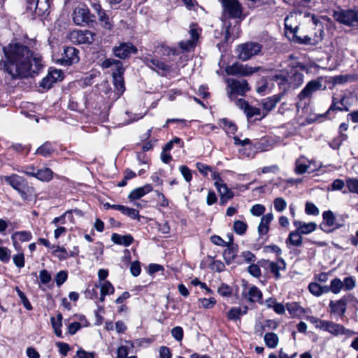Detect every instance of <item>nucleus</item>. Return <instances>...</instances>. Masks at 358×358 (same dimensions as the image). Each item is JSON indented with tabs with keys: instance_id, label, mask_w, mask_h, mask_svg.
<instances>
[{
	"instance_id": "nucleus-27",
	"label": "nucleus",
	"mask_w": 358,
	"mask_h": 358,
	"mask_svg": "<svg viewBox=\"0 0 358 358\" xmlns=\"http://www.w3.org/2000/svg\"><path fill=\"white\" fill-rule=\"evenodd\" d=\"M111 241L117 245H122L125 247H128L134 242V238L130 234L127 235H120L118 234H113L111 236Z\"/></svg>"
},
{
	"instance_id": "nucleus-63",
	"label": "nucleus",
	"mask_w": 358,
	"mask_h": 358,
	"mask_svg": "<svg viewBox=\"0 0 358 358\" xmlns=\"http://www.w3.org/2000/svg\"><path fill=\"white\" fill-rule=\"evenodd\" d=\"M210 266L211 270L219 273L223 271L225 268L224 263L220 260H214Z\"/></svg>"
},
{
	"instance_id": "nucleus-31",
	"label": "nucleus",
	"mask_w": 358,
	"mask_h": 358,
	"mask_svg": "<svg viewBox=\"0 0 358 358\" xmlns=\"http://www.w3.org/2000/svg\"><path fill=\"white\" fill-rule=\"evenodd\" d=\"M287 244L290 243L295 247H300L303 243L301 234L296 229L289 233L286 241Z\"/></svg>"
},
{
	"instance_id": "nucleus-12",
	"label": "nucleus",
	"mask_w": 358,
	"mask_h": 358,
	"mask_svg": "<svg viewBox=\"0 0 358 358\" xmlns=\"http://www.w3.org/2000/svg\"><path fill=\"white\" fill-rule=\"evenodd\" d=\"M137 48L131 43H120L118 45L113 48V52L115 57L125 59L129 58L131 54L137 53Z\"/></svg>"
},
{
	"instance_id": "nucleus-55",
	"label": "nucleus",
	"mask_w": 358,
	"mask_h": 358,
	"mask_svg": "<svg viewBox=\"0 0 358 358\" xmlns=\"http://www.w3.org/2000/svg\"><path fill=\"white\" fill-rule=\"evenodd\" d=\"M199 301L202 307L206 309L212 308L216 303V300L215 298L211 297L209 299L203 298L199 299Z\"/></svg>"
},
{
	"instance_id": "nucleus-54",
	"label": "nucleus",
	"mask_w": 358,
	"mask_h": 358,
	"mask_svg": "<svg viewBox=\"0 0 358 358\" xmlns=\"http://www.w3.org/2000/svg\"><path fill=\"white\" fill-rule=\"evenodd\" d=\"M305 212L307 215H318L320 213L318 208L313 203L309 201L306 203Z\"/></svg>"
},
{
	"instance_id": "nucleus-36",
	"label": "nucleus",
	"mask_w": 358,
	"mask_h": 358,
	"mask_svg": "<svg viewBox=\"0 0 358 358\" xmlns=\"http://www.w3.org/2000/svg\"><path fill=\"white\" fill-rule=\"evenodd\" d=\"M214 185L218 191L220 196H226L227 198H233L234 196L233 191L229 189L224 182L220 184L217 182L216 184H214Z\"/></svg>"
},
{
	"instance_id": "nucleus-59",
	"label": "nucleus",
	"mask_w": 358,
	"mask_h": 358,
	"mask_svg": "<svg viewBox=\"0 0 358 358\" xmlns=\"http://www.w3.org/2000/svg\"><path fill=\"white\" fill-rule=\"evenodd\" d=\"M217 292L222 296H230L232 294V289L227 284H222L217 289Z\"/></svg>"
},
{
	"instance_id": "nucleus-25",
	"label": "nucleus",
	"mask_w": 358,
	"mask_h": 358,
	"mask_svg": "<svg viewBox=\"0 0 358 358\" xmlns=\"http://www.w3.org/2000/svg\"><path fill=\"white\" fill-rule=\"evenodd\" d=\"M248 300L251 303L257 302L259 304H263V295L261 290L256 286H252L246 295Z\"/></svg>"
},
{
	"instance_id": "nucleus-3",
	"label": "nucleus",
	"mask_w": 358,
	"mask_h": 358,
	"mask_svg": "<svg viewBox=\"0 0 358 358\" xmlns=\"http://www.w3.org/2000/svg\"><path fill=\"white\" fill-rule=\"evenodd\" d=\"M287 22V17H286L285 20V35L287 36V38H289L290 41L296 43L308 45H317L322 41V34L323 33L322 30H320V35L315 34L314 36L313 37L306 35L301 37L296 34L298 31V27L296 26L294 28H293L292 26L288 25Z\"/></svg>"
},
{
	"instance_id": "nucleus-23",
	"label": "nucleus",
	"mask_w": 358,
	"mask_h": 358,
	"mask_svg": "<svg viewBox=\"0 0 358 358\" xmlns=\"http://www.w3.org/2000/svg\"><path fill=\"white\" fill-rule=\"evenodd\" d=\"M293 224L301 234H308L314 231L317 226L315 222L306 223L299 220L294 221Z\"/></svg>"
},
{
	"instance_id": "nucleus-34",
	"label": "nucleus",
	"mask_w": 358,
	"mask_h": 358,
	"mask_svg": "<svg viewBox=\"0 0 358 358\" xmlns=\"http://www.w3.org/2000/svg\"><path fill=\"white\" fill-rule=\"evenodd\" d=\"M266 345L269 348H275L278 344V336L273 332L266 333L264 336Z\"/></svg>"
},
{
	"instance_id": "nucleus-14",
	"label": "nucleus",
	"mask_w": 358,
	"mask_h": 358,
	"mask_svg": "<svg viewBox=\"0 0 358 358\" xmlns=\"http://www.w3.org/2000/svg\"><path fill=\"white\" fill-rule=\"evenodd\" d=\"M351 295H345L337 301H331L329 306L331 313L338 315L340 317H343L347 310L348 303L350 301Z\"/></svg>"
},
{
	"instance_id": "nucleus-60",
	"label": "nucleus",
	"mask_w": 358,
	"mask_h": 358,
	"mask_svg": "<svg viewBox=\"0 0 358 358\" xmlns=\"http://www.w3.org/2000/svg\"><path fill=\"white\" fill-rule=\"evenodd\" d=\"M171 335L177 341H181L183 338L182 328L179 326L173 327L171 330Z\"/></svg>"
},
{
	"instance_id": "nucleus-42",
	"label": "nucleus",
	"mask_w": 358,
	"mask_h": 358,
	"mask_svg": "<svg viewBox=\"0 0 358 358\" xmlns=\"http://www.w3.org/2000/svg\"><path fill=\"white\" fill-rule=\"evenodd\" d=\"M119 211L132 219L139 218V212L134 208L121 205Z\"/></svg>"
},
{
	"instance_id": "nucleus-5",
	"label": "nucleus",
	"mask_w": 358,
	"mask_h": 358,
	"mask_svg": "<svg viewBox=\"0 0 358 358\" xmlns=\"http://www.w3.org/2000/svg\"><path fill=\"white\" fill-rule=\"evenodd\" d=\"M333 17L340 24L358 29L357 9H338L334 10Z\"/></svg>"
},
{
	"instance_id": "nucleus-28",
	"label": "nucleus",
	"mask_w": 358,
	"mask_h": 358,
	"mask_svg": "<svg viewBox=\"0 0 358 358\" xmlns=\"http://www.w3.org/2000/svg\"><path fill=\"white\" fill-rule=\"evenodd\" d=\"M227 248L224 250L223 257L227 264H231L236 258L238 252L237 245H228Z\"/></svg>"
},
{
	"instance_id": "nucleus-1",
	"label": "nucleus",
	"mask_w": 358,
	"mask_h": 358,
	"mask_svg": "<svg viewBox=\"0 0 358 358\" xmlns=\"http://www.w3.org/2000/svg\"><path fill=\"white\" fill-rule=\"evenodd\" d=\"M3 52L5 70L13 78L35 77L44 67L41 55L22 43H10L3 48Z\"/></svg>"
},
{
	"instance_id": "nucleus-24",
	"label": "nucleus",
	"mask_w": 358,
	"mask_h": 358,
	"mask_svg": "<svg viewBox=\"0 0 358 358\" xmlns=\"http://www.w3.org/2000/svg\"><path fill=\"white\" fill-rule=\"evenodd\" d=\"M273 219L271 213H267L262 217L261 222L258 226V233L259 236L265 235L269 229V224Z\"/></svg>"
},
{
	"instance_id": "nucleus-32",
	"label": "nucleus",
	"mask_w": 358,
	"mask_h": 358,
	"mask_svg": "<svg viewBox=\"0 0 358 358\" xmlns=\"http://www.w3.org/2000/svg\"><path fill=\"white\" fill-rule=\"evenodd\" d=\"M53 176L52 171L49 168L37 169L35 178L41 181L48 182L52 180Z\"/></svg>"
},
{
	"instance_id": "nucleus-48",
	"label": "nucleus",
	"mask_w": 358,
	"mask_h": 358,
	"mask_svg": "<svg viewBox=\"0 0 358 358\" xmlns=\"http://www.w3.org/2000/svg\"><path fill=\"white\" fill-rule=\"evenodd\" d=\"M54 83H55V79L52 76H50L48 74L41 80L40 87L43 90H48L52 87Z\"/></svg>"
},
{
	"instance_id": "nucleus-4",
	"label": "nucleus",
	"mask_w": 358,
	"mask_h": 358,
	"mask_svg": "<svg viewBox=\"0 0 358 358\" xmlns=\"http://www.w3.org/2000/svg\"><path fill=\"white\" fill-rule=\"evenodd\" d=\"M52 0H27L26 13L32 19L49 15Z\"/></svg>"
},
{
	"instance_id": "nucleus-49",
	"label": "nucleus",
	"mask_w": 358,
	"mask_h": 358,
	"mask_svg": "<svg viewBox=\"0 0 358 358\" xmlns=\"http://www.w3.org/2000/svg\"><path fill=\"white\" fill-rule=\"evenodd\" d=\"M346 186L349 192L358 194V179L350 178L346 180Z\"/></svg>"
},
{
	"instance_id": "nucleus-52",
	"label": "nucleus",
	"mask_w": 358,
	"mask_h": 358,
	"mask_svg": "<svg viewBox=\"0 0 358 358\" xmlns=\"http://www.w3.org/2000/svg\"><path fill=\"white\" fill-rule=\"evenodd\" d=\"M68 278V273L66 271H59L55 278V282L57 287H60L63 285Z\"/></svg>"
},
{
	"instance_id": "nucleus-58",
	"label": "nucleus",
	"mask_w": 358,
	"mask_h": 358,
	"mask_svg": "<svg viewBox=\"0 0 358 358\" xmlns=\"http://www.w3.org/2000/svg\"><path fill=\"white\" fill-rule=\"evenodd\" d=\"M179 170L186 182H189L192 179L191 170L185 165L180 166Z\"/></svg>"
},
{
	"instance_id": "nucleus-39",
	"label": "nucleus",
	"mask_w": 358,
	"mask_h": 358,
	"mask_svg": "<svg viewBox=\"0 0 358 358\" xmlns=\"http://www.w3.org/2000/svg\"><path fill=\"white\" fill-rule=\"evenodd\" d=\"M295 165V173L299 175L306 173L309 167V165L307 164L306 159L304 157H301L296 159Z\"/></svg>"
},
{
	"instance_id": "nucleus-29",
	"label": "nucleus",
	"mask_w": 358,
	"mask_h": 358,
	"mask_svg": "<svg viewBox=\"0 0 358 358\" xmlns=\"http://www.w3.org/2000/svg\"><path fill=\"white\" fill-rule=\"evenodd\" d=\"M280 96L277 94L271 97H267L262 101V106L264 110H266V113L273 110L276 104L280 101Z\"/></svg>"
},
{
	"instance_id": "nucleus-53",
	"label": "nucleus",
	"mask_w": 358,
	"mask_h": 358,
	"mask_svg": "<svg viewBox=\"0 0 358 358\" xmlns=\"http://www.w3.org/2000/svg\"><path fill=\"white\" fill-rule=\"evenodd\" d=\"M17 171L18 172L24 173L28 176L34 177L36 176V172L37 169L35 168L33 165L25 166L21 167L20 169H17Z\"/></svg>"
},
{
	"instance_id": "nucleus-7",
	"label": "nucleus",
	"mask_w": 358,
	"mask_h": 358,
	"mask_svg": "<svg viewBox=\"0 0 358 358\" xmlns=\"http://www.w3.org/2000/svg\"><path fill=\"white\" fill-rule=\"evenodd\" d=\"M224 15L229 18L239 19L241 21L243 16L242 6L238 0H222Z\"/></svg>"
},
{
	"instance_id": "nucleus-17",
	"label": "nucleus",
	"mask_w": 358,
	"mask_h": 358,
	"mask_svg": "<svg viewBox=\"0 0 358 358\" xmlns=\"http://www.w3.org/2000/svg\"><path fill=\"white\" fill-rule=\"evenodd\" d=\"M322 87V81L320 80H313L309 81L305 87L299 94L298 98L302 101L306 98H310L312 94L321 90Z\"/></svg>"
},
{
	"instance_id": "nucleus-61",
	"label": "nucleus",
	"mask_w": 358,
	"mask_h": 358,
	"mask_svg": "<svg viewBox=\"0 0 358 358\" xmlns=\"http://www.w3.org/2000/svg\"><path fill=\"white\" fill-rule=\"evenodd\" d=\"M266 208L264 205L262 204H255L254 205L251 209L250 213L255 216H260L263 215L265 212Z\"/></svg>"
},
{
	"instance_id": "nucleus-9",
	"label": "nucleus",
	"mask_w": 358,
	"mask_h": 358,
	"mask_svg": "<svg viewBox=\"0 0 358 358\" xmlns=\"http://www.w3.org/2000/svg\"><path fill=\"white\" fill-rule=\"evenodd\" d=\"M73 20L77 25L90 24L94 22V15L91 14L86 6L77 7L73 13Z\"/></svg>"
},
{
	"instance_id": "nucleus-26",
	"label": "nucleus",
	"mask_w": 358,
	"mask_h": 358,
	"mask_svg": "<svg viewBox=\"0 0 358 358\" xmlns=\"http://www.w3.org/2000/svg\"><path fill=\"white\" fill-rule=\"evenodd\" d=\"M152 187L150 184H147L143 187H138L133 189L129 194L128 198L131 200L139 199L146 194L152 192Z\"/></svg>"
},
{
	"instance_id": "nucleus-50",
	"label": "nucleus",
	"mask_w": 358,
	"mask_h": 358,
	"mask_svg": "<svg viewBox=\"0 0 358 358\" xmlns=\"http://www.w3.org/2000/svg\"><path fill=\"white\" fill-rule=\"evenodd\" d=\"M342 282L343 285V289L345 291L352 290L356 286V281L352 276L345 277Z\"/></svg>"
},
{
	"instance_id": "nucleus-64",
	"label": "nucleus",
	"mask_w": 358,
	"mask_h": 358,
	"mask_svg": "<svg viewBox=\"0 0 358 358\" xmlns=\"http://www.w3.org/2000/svg\"><path fill=\"white\" fill-rule=\"evenodd\" d=\"M39 278L41 283L46 285L51 281L52 277L47 270L43 269L39 273Z\"/></svg>"
},
{
	"instance_id": "nucleus-43",
	"label": "nucleus",
	"mask_w": 358,
	"mask_h": 358,
	"mask_svg": "<svg viewBox=\"0 0 358 358\" xmlns=\"http://www.w3.org/2000/svg\"><path fill=\"white\" fill-rule=\"evenodd\" d=\"M329 289L334 294H338L343 289V282L339 278H336L331 281Z\"/></svg>"
},
{
	"instance_id": "nucleus-19",
	"label": "nucleus",
	"mask_w": 358,
	"mask_h": 358,
	"mask_svg": "<svg viewBox=\"0 0 358 358\" xmlns=\"http://www.w3.org/2000/svg\"><path fill=\"white\" fill-rule=\"evenodd\" d=\"M4 182L10 185L16 191L24 187L27 183L26 179L17 174H11L3 177Z\"/></svg>"
},
{
	"instance_id": "nucleus-35",
	"label": "nucleus",
	"mask_w": 358,
	"mask_h": 358,
	"mask_svg": "<svg viewBox=\"0 0 358 358\" xmlns=\"http://www.w3.org/2000/svg\"><path fill=\"white\" fill-rule=\"evenodd\" d=\"M17 192L23 200L29 201L33 198L34 189L33 187L29 186L28 183H27L24 187H21L20 190Z\"/></svg>"
},
{
	"instance_id": "nucleus-16",
	"label": "nucleus",
	"mask_w": 358,
	"mask_h": 358,
	"mask_svg": "<svg viewBox=\"0 0 358 358\" xmlns=\"http://www.w3.org/2000/svg\"><path fill=\"white\" fill-rule=\"evenodd\" d=\"M323 222L320 224L322 230L326 232H331L335 229L341 227L336 223V217L331 210L324 211L322 214Z\"/></svg>"
},
{
	"instance_id": "nucleus-51",
	"label": "nucleus",
	"mask_w": 358,
	"mask_h": 358,
	"mask_svg": "<svg viewBox=\"0 0 358 358\" xmlns=\"http://www.w3.org/2000/svg\"><path fill=\"white\" fill-rule=\"evenodd\" d=\"M347 138V134H342V136H339L338 137L334 138L331 142H329V146L334 150H337L340 148L342 143Z\"/></svg>"
},
{
	"instance_id": "nucleus-30",
	"label": "nucleus",
	"mask_w": 358,
	"mask_h": 358,
	"mask_svg": "<svg viewBox=\"0 0 358 358\" xmlns=\"http://www.w3.org/2000/svg\"><path fill=\"white\" fill-rule=\"evenodd\" d=\"M337 104L344 106V98H343L341 99H338L336 97H333L332 103H331L330 107L329 108V109L327 110V111L325 113L324 115L326 117H329V118H331V117H330V115L332 112H334L336 110L348 111L349 110L348 107H344V108L337 107Z\"/></svg>"
},
{
	"instance_id": "nucleus-22",
	"label": "nucleus",
	"mask_w": 358,
	"mask_h": 358,
	"mask_svg": "<svg viewBox=\"0 0 358 358\" xmlns=\"http://www.w3.org/2000/svg\"><path fill=\"white\" fill-rule=\"evenodd\" d=\"M271 80L276 82L280 89L283 91H286L289 89L288 73H286L284 71H280L272 76Z\"/></svg>"
},
{
	"instance_id": "nucleus-8",
	"label": "nucleus",
	"mask_w": 358,
	"mask_h": 358,
	"mask_svg": "<svg viewBox=\"0 0 358 358\" xmlns=\"http://www.w3.org/2000/svg\"><path fill=\"white\" fill-rule=\"evenodd\" d=\"M95 36L96 34L88 29H75L69 34V40L75 44H92Z\"/></svg>"
},
{
	"instance_id": "nucleus-21",
	"label": "nucleus",
	"mask_w": 358,
	"mask_h": 358,
	"mask_svg": "<svg viewBox=\"0 0 358 358\" xmlns=\"http://www.w3.org/2000/svg\"><path fill=\"white\" fill-rule=\"evenodd\" d=\"M289 88H297L303 82V74L296 69H292L288 73Z\"/></svg>"
},
{
	"instance_id": "nucleus-18",
	"label": "nucleus",
	"mask_w": 358,
	"mask_h": 358,
	"mask_svg": "<svg viewBox=\"0 0 358 358\" xmlns=\"http://www.w3.org/2000/svg\"><path fill=\"white\" fill-rule=\"evenodd\" d=\"M269 269L270 271L274 275L275 279L280 278V271H284L286 268V263L283 259L279 258L276 262H271L269 260H264L261 264Z\"/></svg>"
},
{
	"instance_id": "nucleus-13",
	"label": "nucleus",
	"mask_w": 358,
	"mask_h": 358,
	"mask_svg": "<svg viewBox=\"0 0 358 358\" xmlns=\"http://www.w3.org/2000/svg\"><path fill=\"white\" fill-rule=\"evenodd\" d=\"M231 88L229 97L231 100H234L235 95H245V92L249 91L250 87L246 80H235L233 79L229 84Z\"/></svg>"
},
{
	"instance_id": "nucleus-2",
	"label": "nucleus",
	"mask_w": 358,
	"mask_h": 358,
	"mask_svg": "<svg viewBox=\"0 0 358 358\" xmlns=\"http://www.w3.org/2000/svg\"><path fill=\"white\" fill-rule=\"evenodd\" d=\"M101 66L103 69H108L114 66L115 70L113 72V82L117 93L122 94L125 90L123 74L124 69L122 62L113 58L106 59L103 61Z\"/></svg>"
},
{
	"instance_id": "nucleus-38",
	"label": "nucleus",
	"mask_w": 358,
	"mask_h": 358,
	"mask_svg": "<svg viewBox=\"0 0 358 358\" xmlns=\"http://www.w3.org/2000/svg\"><path fill=\"white\" fill-rule=\"evenodd\" d=\"M99 16V20L102 23V27L106 29L110 30L113 24L110 20L109 16L106 14V11L101 10V12L97 13Z\"/></svg>"
},
{
	"instance_id": "nucleus-46",
	"label": "nucleus",
	"mask_w": 358,
	"mask_h": 358,
	"mask_svg": "<svg viewBox=\"0 0 358 358\" xmlns=\"http://www.w3.org/2000/svg\"><path fill=\"white\" fill-rule=\"evenodd\" d=\"M15 291H16L18 296L20 297L21 302L22 303L24 307L27 310H32L33 307H32L31 304L30 303V302L29 301V300H28L27 297L26 296V295L24 294V293L23 292H22L18 287H15Z\"/></svg>"
},
{
	"instance_id": "nucleus-56",
	"label": "nucleus",
	"mask_w": 358,
	"mask_h": 358,
	"mask_svg": "<svg viewBox=\"0 0 358 358\" xmlns=\"http://www.w3.org/2000/svg\"><path fill=\"white\" fill-rule=\"evenodd\" d=\"M114 287L109 281H105L101 285V292H102L103 295L112 294L114 293Z\"/></svg>"
},
{
	"instance_id": "nucleus-6",
	"label": "nucleus",
	"mask_w": 358,
	"mask_h": 358,
	"mask_svg": "<svg viewBox=\"0 0 358 358\" xmlns=\"http://www.w3.org/2000/svg\"><path fill=\"white\" fill-rule=\"evenodd\" d=\"M262 50V45L261 44L256 42H248L238 46V57L242 61H247L259 55Z\"/></svg>"
},
{
	"instance_id": "nucleus-10",
	"label": "nucleus",
	"mask_w": 358,
	"mask_h": 358,
	"mask_svg": "<svg viewBox=\"0 0 358 358\" xmlns=\"http://www.w3.org/2000/svg\"><path fill=\"white\" fill-rule=\"evenodd\" d=\"M260 69V66L252 67L247 64L236 62L231 66H228L226 69V72L228 75L248 76L257 72Z\"/></svg>"
},
{
	"instance_id": "nucleus-40",
	"label": "nucleus",
	"mask_w": 358,
	"mask_h": 358,
	"mask_svg": "<svg viewBox=\"0 0 358 358\" xmlns=\"http://www.w3.org/2000/svg\"><path fill=\"white\" fill-rule=\"evenodd\" d=\"M31 233L27 231L15 232L11 236V238L13 241L14 243H15V239L16 238H17L20 241H29L31 239Z\"/></svg>"
},
{
	"instance_id": "nucleus-45",
	"label": "nucleus",
	"mask_w": 358,
	"mask_h": 358,
	"mask_svg": "<svg viewBox=\"0 0 358 358\" xmlns=\"http://www.w3.org/2000/svg\"><path fill=\"white\" fill-rule=\"evenodd\" d=\"M248 229V224L241 220H236L234 222L233 229L238 235H243Z\"/></svg>"
},
{
	"instance_id": "nucleus-37",
	"label": "nucleus",
	"mask_w": 358,
	"mask_h": 358,
	"mask_svg": "<svg viewBox=\"0 0 358 358\" xmlns=\"http://www.w3.org/2000/svg\"><path fill=\"white\" fill-rule=\"evenodd\" d=\"M55 149L50 142L46 141L36 150V154L48 157L52 155Z\"/></svg>"
},
{
	"instance_id": "nucleus-62",
	"label": "nucleus",
	"mask_w": 358,
	"mask_h": 358,
	"mask_svg": "<svg viewBox=\"0 0 358 358\" xmlns=\"http://www.w3.org/2000/svg\"><path fill=\"white\" fill-rule=\"evenodd\" d=\"M55 255L61 260H64L69 258V252L63 247H57L54 251Z\"/></svg>"
},
{
	"instance_id": "nucleus-44",
	"label": "nucleus",
	"mask_w": 358,
	"mask_h": 358,
	"mask_svg": "<svg viewBox=\"0 0 358 358\" xmlns=\"http://www.w3.org/2000/svg\"><path fill=\"white\" fill-rule=\"evenodd\" d=\"M287 309L293 316H298L304 312L303 308L297 303H288L287 304Z\"/></svg>"
},
{
	"instance_id": "nucleus-41",
	"label": "nucleus",
	"mask_w": 358,
	"mask_h": 358,
	"mask_svg": "<svg viewBox=\"0 0 358 358\" xmlns=\"http://www.w3.org/2000/svg\"><path fill=\"white\" fill-rule=\"evenodd\" d=\"M220 127H222L227 133L234 134L237 131L236 124L227 118L220 120Z\"/></svg>"
},
{
	"instance_id": "nucleus-33",
	"label": "nucleus",
	"mask_w": 358,
	"mask_h": 358,
	"mask_svg": "<svg viewBox=\"0 0 358 358\" xmlns=\"http://www.w3.org/2000/svg\"><path fill=\"white\" fill-rule=\"evenodd\" d=\"M308 289L311 294L316 296L322 295L323 293H327L329 292L328 286H320L317 282H311L308 285Z\"/></svg>"
},
{
	"instance_id": "nucleus-20",
	"label": "nucleus",
	"mask_w": 358,
	"mask_h": 358,
	"mask_svg": "<svg viewBox=\"0 0 358 358\" xmlns=\"http://www.w3.org/2000/svg\"><path fill=\"white\" fill-rule=\"evenodd\" d=\"M143 62L150 69L158 71H167L169 69V67L164 62L155 58H152L150 57H145L143 59Z\"/></svg>"
},
{
	"instance_id": "nucleus-15",
	"label": "nucleus",
	"mask_w": 358,
	"mask_h": 358,
	"mask_svg": "<svg viewBox=\"0 0 358 358\" xmlns=\"http://www.w3.org/2000/svg\"><path fill=\"white\" fill-rule=\"evenodd\" d=\"M79 50L74 47L69 46L64 48V52L59 62L62 65L70 66L79 61Z\"/></svg>"
},
{
	"instance_id": "nucleus-11",
	"label": "nucleus",
	"mask_w": 358,
	"mask_h": 358,
	"mask_svg": "<svg viewBox=\"0 0 358 358\" xmlns=\"http://www.w3.org/2000/svg\"><path fill=\"white\" fill-rule=\"evenodd\" d=\"M317 327L327 331L335 336H338L339 335H349L351 332L350 330L346 329L344 326L334 323L331 321L320 320L319 324L317 325Z\"/></svg>"
},
{
	"instance_id": "nucleus-47",
	"label": "nucleus",
	"mask_w": 358,
	"mask_h": 358,
	"mask_svg": "<svg viewBox=\"0 0 358 358\" xmlns=\"http://www.w3.org/2000/svg\"><path fill=\"white\" fill-rule=\"evenodd\" d=\"M242 315V308L240 307H233L227 313V317L229 320H240Z\"/></svg>"
},
{
	"instance_id": "nucleus-57",
	"label": "nucleus",
	"mask_w": 358,
	"mask_h": 358,
	"mask_svg": "<svg viewBox=\"0 0 358 358\" xmlns=\"http://www.w3.org/2000/svg\"><path fill=\"white\" fill-rule=\"evenodd\" d=\"M275 209L278 212H282L287 207L286 201L281 197H278L273 202Z\"/></svg>"
}]
</instances>
